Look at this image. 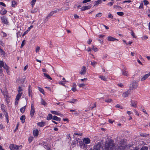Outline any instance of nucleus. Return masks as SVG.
Here are the masks:
<instances>
[{
    "label": "nucleus",
    "mask_w": 150,
    "mask_h": 150,
    "mask_svg": "<svg viewBox=\"0 0 150 150\" xmlns=\"http://www.w3.org/2000/svg\"><path fill=\"white\" fill-rule=\"evenodd\" d=\"M115 146L112 141H109L108 143L105 144V146L101 147L100 144L94 146L93 150H114Z\"/></svg>",
    "instance_id": "f257e3e1"
},
{
    "label": "nucleus",
    "mask_w": 150,
    "mask_h": 150,
    "mask_svg": "<svg viewBox=\"0 0 150 150\" xmlns=\"http://www.w3.org/2000/svg\"><path fill=\"white\" fill-rule=\"evenodd\" d=\"M90 143V139L88 138H84L83 139V141L79 142V145L81 148L85 149L87 148V145L86 144H88Z\"/></svg>",
    "instance_id": "f03ea898"
},
{
    "label": "nucleus",
    "mask_w": 150,
    "mask_h": 150,
    "mask_svg": "<svg viewBox=\"0 0 150 150\" xmlns=\"http://www.w3.org/2000/svg\"><path fill=\"white\" fill-rule=\"evenodd\" d=\"M138 86V82L136 81H134L132 83V84H131L130 88L131 90L135 89Z\"/></svg>",
    "instance_id": "7ed1b4c3"
},
{
    "label": "nucleus",
    "mask_w": 150,
    "mask_h": 150,
    "mask_svg": "<svg viewBox=\"0 0 150 150\" xmlns=\"http://www.w3.org/2000/svg\"><path fill=\"white\" fill-rule=\"evenodd\" d=\"M35 112V109L34 107V105L33 103H32L31 106V110L30 111V116L31 117H32L34 115V114Z\"/></svg>",
    "instance_id": "20e7f679"
},
{
    "label": "nucleus",
    "mask_w": 150,
    "mask_h": 150,
    "mask_svg": "<svg viewBox=\"0 0 150 150\" xmlns=\"http://www.w3.org/2000/svg\"><path fill=\"white\" fill-rule=\"evenodd\" d=\"M137 102L134 100H131L130 101V105L131 107L134 108H137Z\"/></svg>",
    "instance_id": "39448f33"
},
{
    "label": "nucleus",
    "mask_w": 150,
    "mask_h": 150,
    "mask_svg": "<svg viewBox=\"0 0 150 150\" xmlns=\"http://www.w3.org/2000/svg\"><path fill=\"white\" fill-rule=\"evenodd\" d=\"M1 19L2 22L4 24H7L8 23V22L6 17L4 16L1 17Z\"/></svg>",
    "instance_id": "423d86ee"
},
{
    "label": "nucleus",
    "mask_w": 150,
    "mask_h": 150,
    "mask_svg": "<svg viewBox=\"0 0 150 150\" xmlns=\"http://www.w3.org/2000/svg\"><path fill=\"white\" fill-rule=\"evenodd\" d=\"M122 75L125 76H128L129 75L128 71H127V69L124 68L122 70Z\"/></svg>",
    "instance_id": "0eeeda50"
},
{
    "label": "nucleus",
    "mask_w": 150,
    "mask_h": 150,
    "mask_svg": "<svg viewBox=\"0 0 150 150\" xmlns=\"http://www.w3.org/2000/svg\"><path fill=\"white\" fill-rule=\"evenodd\" d=\"M86 71V68L85 66H83L79 73L81 75H84Z\"/></svg>",
    "instance_id": "6e6552de"
},
{
    "label": "nucleus",
    "mask_w": 150,
    "mask_h": 150,
    "mask_svg": "<svg viewBox=\"0 0 150 150\" xmlns=\"http://www.w3.org/2000/svg\"><path fill=\"white\" fill-rule=\"evenodd\" d=\"M59 11L60 10L59 9H58L57 10L54 11H51L47 16L46 17V18H48L49 17H50L51 16H52L54 14L56 13L58 11Z\"/></svg>",
    "instance_id": "1a4fd4ad"
},
{
    "label": "nucleus",
    "mask_w": 150,
    "mask_h": 150,
    "mask_svg": "<svg viewBox=\"0 0 150 150\" xmlns=\"http://www.w3.org/2000/svg\"><path fill=\"white\" fill-rule=\"evenodd\" d=\"M81 141L79 138L76 139L73 141L71 143V145L74 146H76L77 144H78V143H79V142Z\"/></svg>",
    "instance_id": "9d476101"
},
{
    "label": "nucleus",
    "mask_w": 150,
    "mask_h": 150,
    "mask_svg": "<svg viewBox=\"0 0 150 150\" xmlns=\"http://www.w3.org/2000/svg\"><path fill=\"white\" fill-rule=\"evenodd\" d=\"M130 92V90H128L127 91L125 92L124 93L122 94V96L124 98H126V97H128V95L129 94Z\"/></svg>",
    "instance_id": "9b49d317"
},
{
    "label": "nucleus",
    "mask_w": 150,
    "mask_h": 150,
    "mask_svg": "<svg viewBox=\"0 0 150 150\" xmlns=\"http://www.w3.org/2000/svg\"><path fill=\"white\" fill-rule=\"evenodd\" d=\"M91 6L90 5L83 6L80 8L81 11H83L89 9L91 8Z\"/></svg>",
    "instance_id": "f8f14e48"
},
{
    "label": "nucleus",
    "mask_w": 150,
    "mask_h": 150,
    "mask_svg": "<svg viewBox=\"0 0 150 150\" xmlns=\"http://www.w3.org/2000/svg\"><path fill=\"white\" fill-rule=\"evenodd\" d=\"M32 88L31 86L30 85H29L28 89V94L29 96H31L32 97Z\"/></svg>",
    "instance_id": "ddd939ff"
},
{
    "label": "nucleus",
    "mask_w": 150,
    "mask_h": 150,
    "mask_svg": "<svg viewBox=\"0 0 150 150\" xmlns=\"http://www.w3.org/2000/svg\"><path fill=\"white\" fill-rule=\"evenodd\" d=\"M150 76V72L149 73L145 74L144 76H143L141 79V81H144L149 76Z\"/></svg>",
    "instance_id": "4468645a"
},
{
    "label": "nucleus",
    "mask_w": 150,
    "mask_h": 150,
    "mask_svg": "<svg viewBox=\"0 0 150 150\" xmlns=\"http://www.w3.org/2000/svg\"><path fill=\"white\" fill-rule=\"evenodd\" d=\"M108 40L109 41H113L115 40H117V39L111 36H109L108 38Z\"/></svg>",
    "instance_id": "2eb2a0df"
},
{
    "label": "nucleus",
    "mask_w": 150,
    "mask_h": 150,
    "mask_svg": "<svg viewBox=\"0 0 150 150\" xmlns=\"http://www.w3.org/2000/svg\"><path fill=\"white\" fill-rule=\"evenodd\" d=\"M33 134L34 136H37L38 135V131L37 129H35L33 131Z\"/></svg>",
    "instance_id": "dca6fc26"
},
{
    "label": "nucleus",
    "mask_w": 150,
    "mask_h": 150,
    "mask_svg": "<svg viewBox=\"0 0 150 150\" xmlns=\"http://www.w3.org/2000/svg\"><path fill=\"white\" fill-rule=\"evenodd\" d=\"M102 3V0H98L97 1H96L94 2L95 4L94 6H97Z\"/></svg>",
    "instance_id": "f3484780"
},
{
    "label": "nucleus",
    "mask_w": 150,
    "mask_h": 150,
    "mask_svg": "<svg viewBox=\"0 0 150 150\" xmlns=\"http://www.w3.org/2000/svg\"><path fill=\"white\" fill-rule=\"evenodd\" d=\"M45 122H40L37 123L38 125L40 127H42L44 126Z\"/></svg>",
    "instance_id": "a211bd4d"
},
{
    "label": "nucleus",
    "mask_w": 150,
    "mask_h": 150,
    "mask_svg": "<svg viewBox=\"0 0 150 150\" xmlns=\"http://www.w3.org/2000/svg\"><path fill=\"white\" fill-rule=\"evenodd\" d=\"M52 119L57 121H60L61 119L60 118L56 116H54L53 117Z\"/></svg>",
    "instance_id": "6ab92c4d"
},
{
    "label": "nucleus",
    "mask_w": 150,
    "mask_h": 150,
    "mask_svg": "<svg viewBox=\"0 0 150 150\" xmlns=\"http://www.w3.org/2000/svg\"><path fill=\"white\" fill-rule=\"evenodd\" d=\"M1 109L4 112H6V110L5 109V106L3 104H2L1 105Z\"/></svg>",
    "instance_id": "aec40b11"
},
{
    "label": "nucleus",
    "mask_w": 150,
    "mask_h": 150,
    "mask_svg": "<svg viewBox=\"0 0 150 150\" xmlns=\"http://www.w3.org/2000/svg\"><path fill=\"white\" fill-rule=\"evenodd\" d=\"M1 93L3 94L4 96H6V97L8 96V94L6 90L5 91H3L2 89H1Z\"/></svg>",
    "instance_id": "412c9836"
},
{
    "label": "nucleus",
    "mask_w": 150,
    "mask_h": 150,
    "mask_svg": "<svg viewBox=\"0 0 150 150\" xmlns=\"http://www.w3.org/2000/svg\"><path fill=\"white\" fill-rule=\"evenodd\" d=\"M7 13V11L4 9H2L0 11V13L1 15H4Z\"/></svg>",
    "instance_id": "4be33fe9"
},
{
    "label": "nucleus",
    "mask_w": 150,
    "mask_h": 150,
    "mask_svg": "<svg viewBox=\"0 0 150 150\" xmlns=\"http://www.w3.org/2000/svg\"><path fill=\"white\" fill-rule=\"evenodd\" d=\"M53 117L52 115L50 114H49L47 116V120H50L52 119Z\"/></svg>",
    "instance_id": "5701e85b"
},
{
    "label": "nucleus",
    "mask_w": 150,
    "mask_h": 150,
    "mask_svg": "<svg viewBox=\"0 0 150 150\" xmlns=\"http://www.w3.org/2000/svg\"><path fill=\"white\" fill-rule=\"evenodd\" d=\"M76 85L75 83H74L72 86V87L71 88V90L75 92L77 90L76 89Z\"/></svg>",
    "instance_id": "b1692460"
},
{
    "label": "nucleus",
    "mask_w": 150,
    "mask_h": 150,
    "mask_svg": "<svg viewBox=\"0 0 150 150\" xmlns=\"http://www.w3.org/2000/svg\"><path fill=\"white\" fill-rule=\"evenodd\" d=\"M25 116L24 115H23L20 117V120H21L22 123H24L25 122Z\"/></svg>",
    "instance_id": "393cba45"
},
{
    "label": "nucleus",
    "mask_w": 150,
    "mask_h": 150,
    "mask_svg": "<svg viewBox=\"0 0 150 150\" xmlns=\"http://www.w3.org/2000/svg\"><path fill=\"white\" fill-rule=\"evenodd\" d=\"M51 112L52 114L56 115H62L61 114H60L57 111H55L52 110L51 111Z\"/></svg>",
    "instance_id": "a878e982"
},
{
    "label": "nucleus",
    "mask_w": 150,
    "mask_h": 150,
    "mask_svg": "<svg viewBox=\"0 0 150 150\" xmlns=\"http://www.w3.org/2000/svg\"><path fill=\"white\" fill-rule=\"evenodd\" d=\"M38 88L40 92L42 93L44 95L45 94V92H44V89L39 87H38Z\"/></svg>",
    "instance_id": "bb28decb"
},
{
    "label": "nucleus",
    "mask_w": 150,
    "mask_h": 150,
    "mask_svg": "<svg viewBox=\"0 0 150 150\" xmlns=\"http://www.w3.org/2000/svg\"><path fill=\"white\" fill-rule=\"evenodd\" d=\"M99 78L101 80L104 81H106V78L105 77V76H99Z\"/></svg>",
    "instance_id": "cd10ccee"
},
{
    "label": "nucleus",
    "mask_w": 150,
    "mask_h": 150,
    "mask_svg": "<svg viewBox=\"0 0 150 150\" xmlns=\"http://www.w3.org/2000/svg\"><path fill=\"white\" fill-rule=\"evenodd\" d=\"M25 106H23V107H22L21 109H20V111L21 112L23 113H24L25 112Z\"/></svg>",
    "instance_id": "c85d7f7f"
},
{
    "label": "nucleus",
    "mask_w": 150,
    "mask_h": 150,
    "mask_svg": "<svg viewBox=\"0 0 150 150\" xmlns=\"http://www.w3.org/2000/svg\"><path fill=\"white\" fill-rule=\"evenodd\" d=\"M97 63V62L95 61H94L93 62L91 61V65L94 67H95V65Z\"/></svg>",
    "instance_id": "c756f323"
},
{
    "label": "nucleus",
    "mask_w": 150,
    "mask_h": 150,
    "mask_svg": "<svg viewBox=\"0 0 150 150\" xmlns=\"http://www.w3.org/2000/svg\"><path fill=\"white\" fill-rule=\"evenodd\" d=\"M22 95V94L21 93H18L16 96V99L17 100H19V99L21 98Z\"/></svg>",
    "instance_id": "7c9ffc66"
},
{
    "label": "nucleus",
    "mask_w": 150,
    "mask_h": 150,
    "mask_svg": "<svg viewBox=\"0 0 150 150\" xmlns=\"http://www.w3.org/2000/svg\"><path fill=\"white\" fill-rule=\"evenodd\" d=\"M43 74L44 75V76L46 77L47 79L50 80L52 79V78L47 74L44 73Z\"/></svg>",
    "instance_id": "2f4dec72"
},
{
    "label": "nucleus",
    "mask_w": 150,
    "mask_h": 150,
    "mask_svg": "<svg viewBox=\"0 0 150 150\" xmlns=\"http://www.w3.org/2000/svg\"><path fill=\"white\" fill-rule=\"evenodd\" d=\"M77 101V100L76 99H74L68 101V102L71 103H74Z\"/></svg>",
    "instance_id": "473e14b6"
},
{
    "label": "nucleus",
    "mask_w": 150,
    "mask_h": 150,
    "mask_svg": "<svg viewBox=\"0 0 150 150\" xmlns=\"http://www.w3.org/2000/svg\"><path fill=\"white\" fill-rule=\"evenodd\" d=\"M105 101L107 103H110V102H112L113 101L112 99L110 98H108L105 100Z\"/></svg>",
    "instance_id": "72a5a7b5"
},
{
    "label": "nucleus",
    "mask_w": 150,
    "mask_h": 150,
    "mask_svg": "<svg viewBox=\"0 0 150 150\" xmlns=\"http://www.w3.org/2000/svg\"><path fill=\"white\" fill-rule=\"evenodd\" d=\"M5 64L3 61H0V68H2L4 65Z\"/></svg>",
    "instance_id": "f704fd0d"
},
{
    "label": "nucleus",
    "mask_w": 150,
    "mask_h": 150,
    "mask_svg": "<svg viewBox=\"0 0 150 150\" xmlns=\"http://www.w3.org/2000/svg\"><path fill=\"white\" fill-rule=\"evenodd\" d=\"M41 104L44 105H46L47 104V103L45 102V101L42 99L41 100Z\"/></svg>",
    "instance_id": "c9c22d12"
},
{
    "label": "nucleus",
    "mask_w": 150,
    "mask_h": 150,
    "mask_svg": "<svg viewBox=\"0 0 150 150\" xmlns=\"http://www.w3.org/2000/svg\"><path fill=\"white\" fill-rule=\"evenodd\" d=\"M10 149L12 150H14L15 149V146L14 144H11L10 146Z\"/></svg>",
    "instance_id": "e433bc0d"
},
{
    "label": "nucleus",
    "mask_w": 150,
    "mask_h": 150,
    "mask_svg": "<svg viewBox=\"0 0 150 150\" xmlns=\"http://www.w3.org/2000/svg\"><path fill=\"white\" fill-rule=\"evenodd\" d=\"M36 1V0H32L31 1V2L30 4L32 5V7H33L35 5V3Z\"/></svg>",
    "instance_id": "4c0bfd02"
},
{
    "label": "nucleus",
    "mask_w": 150,
    "mask_h": 150,
    "mask_svg": "<svg viewBox=\"0 0 150 150\" xmlns=\"http://www.w3.org/2000/svg\"><path fill=\"white\" fill-rule=\"evenodd\" d=\"M22 90L23 89L20 86L19 87L18 89V93H21L22 94Z\"/></svg>",
    "instance_id": "58836bf2"
},
{
    "label": "nucleus",
    "mask_w": 150,
    "mask_h": 150,
    "mask_svg": "<svg viewBox=\"0 0 150 150\" xmlns=\"http://www.w3.org/2000/svg\"><path fill=\"white\" fill-rule=\"evenodd\" d=\"M4 114L5 115V117L6 118L7 120H8V113H7V112H4Z\"/></svg>",
    "instance_id": "ea45409f"
},
{
    "label": "nucleus",
    "mask_w": 150,
    "mask_h": 150,
    "mask_svg": "<svg viewBox=\"0 0 150 150\" xmlns=\"http://www.w3.org/2000/svg\"><path fill=\"white\" fill-rule=\"evenodd\" d=\"M149 134H146L143 133H141L140 134V135L141 136L143 137H146L148 136Z\"/></svg>",
    "instance_id": "a19ab883"
},
{
    "label": "nucleus",
    "mask_w": 150,
    "mask_h": 150,
    "mask_svg": "<svg viewBox=\"0 0 150 150\" xmlns=\"http://www.w3.org/2000/svg\"><path fill=\"white\" fill-rule=\"evenodd\" d=\"M3 67H4V69H5L6 70H7L8 69H9L8 67L5 63V64Z\"/></svg>",
    "instance_id": "79ce46f5"
},
{
    "label": "nucleus",
    "mask_w": 150,
    "mask_h": 150,
    "mask_svg": "<svg viewBox=\"0 0 150 150\" xmlns=\"http://www.w3.org/2000/svg\"><path fill=\"white\" fill-rule=\"evenodd\" d=\"M92 49L95 52H97L98 50V49L96 47H95L94 45H92Z\"/></svg>",
    "instance_id": "37998d69"
},
{
    "label": "nucleus",
    "mask_w": 150,
    "mask_h": 150,
    "mask_svg": "<svg viewBox=\"0 0 150 150\" xmlns=\"http://www.w3.org/2000/svg\"><path fill=\"white\" fill-rule=\"evenodd\" d=\"M102 16V13H97L96 15V17H100L101 16Z\"/></svg>",
    "instance_id": "c03bdc74"
},
{
    "label": "nucleus",
    "mask_w": 150,
    "mask_h": 150,
    "mask_svg": "<svg viewBox=\"0 0 150 150\" xmlns=\"http://www.w3.org/2000/svg\"><path fill=\"white\" fill-rule=\"evenodd\" d=\"M38 11V9L37 8H35L33 10H32L31 11V12L32 13H35L36 12Z\"/></svg>",
    "instance_id": "a18cd8bd"
},
{
    "label": "nucleus",
    "mask_w": 150,
    "mask_h": 150,
    "mask_svg": "<svg viewBox=\"0 0 150 150\" xmlns=\"http://www.w3.org/2000/svg\"><path fill=\"white\" fill-rule=\"evenodd\" d=\"M117 13L118 15L120 16H122L124 15L123 12H117Z\"/></svg>",
    "instance_id": "49530a36"
},
{
    "label": "nucleus",
    "mask_w": 150,
    "mask_h": 150,
    "mask_svg": "<svg viewBox=\"0 0 150 150\" xmlns=\"http://www.w3.org/2000/svg\"><path fill=\"white\" fill-rule=\"evenodd\" d=\"M15 149H21L22 148V146L21 145L20 146H17L16 145H15Z\"/></svg>",
    "instance_id": "de8ad7c7"
},
{
    "label": "nucleus",
    "mask_w": 150,
    "mask_h": 150,
    "mask_svg": "<svg viewBox=\"0 0 150 150\" xmlns=\"http://www.w3.org/2000/svg\"><path fill=\"white\" fill-rule=\"evenodd\" d=\"M148 149V147L147 146H144L142 147L140 150H147Z\"/></svg>",
    "instance_id": "09e8293b"
},
{
    "label": "nucleus",
    "mask_w": 150,
    "mask_h": 150,
    "mask_svg": "<svg viewBox=\"0 0 150 150\" xmlns=\"http://www.w3.org/2000/svg\"><path fill=\"white\" fill-rule=\"evenodd\" d=\"M85 86V84L84 83L79 84L78 86L79 87L83 88Z\"/></svg>",
    "instance_id": "8fccbe9b"
},
{
    "label": "nucleus",
    "mask_w": 150,
    "mask_h": 150,
    "mask_svg": "<svg viewBox=\"0 0 150 150\" xmlns=\"http://www.w3.org/2000/svg\"><path fill=\"white\" fill-rule=\"evenodd\" d=\"M16 4V2L14 1H12V5H11L12 6L14 7L15 6Z\"/></svg>",
    "instance_id": "3c124183"
},
{
    "label": "nucleus",
    "mask_w": 150,
    "mask_h": 150,
    "mask_svg": "<svg viewBox=\"0 0 150 150\" xmlns=\"http://www.w3.org/2000/svg\"><path fill=\"white\" fill-rule=\"evenodd\" d=\"M108 18L111 19H113V17L111 13H109L108 15Z\"/></svg>",
    "instance_id": "603ef678"
},
{
    "label": "nucleus",
    "mask_w": 150,
    "mask_h": 150,
    "mask_svg": "<svg viewBox=\"0 0 150 150\" xmlns=\"http://www.w3.org/2000/svg\"><path fill=\"white\" fill-rule=\"evenodd\" d=\"M33 137H29L28 139V141L29 143H30L33 140Z\"/></svg>",
    "instance_id": "864d4df0"
},
{
    "label": "nucleus",
    "mask_w": 150,
    "mask_h": 150,
    "mask_svg": "<svg viewBox=\"0 0 150 150\" xmlns=\"http://www.w3.org/2000/svg\"><path fill=\"white\" fill-rule=\"evenodd\" d=\"M25 40H23L22 42V43H21V48H22L23 46H24V44H25Z\"/></svg>",
    "instance_id": "5fc2aeb1"
},
{
    "label": "nucleus",
    "mask_w": 150,
    "mask_h": 150,
    "mask_svg": "<svg viewBox=\"0 0 150 150\" xmlns=\"http://www.w3.org/2000/svg\"><path fill=\"white\" fill-rule=\"evenodd\" d=\"M143 3H141L140 6L139 7V8H143Z\"/></svg>",
    "instance_id": "6e6d98bb"
},
{
    "label": "nucleus",
    "mask_w": 150,
    "mask_h": 150,
    "mask_svg": "<svg viewBox=\"0 0 150 150\" xmlns=\"http://www.w3.org/2000/svg\"><path fill=\"white\" fill-rule=\"evenodd\" d=\"M74 134L76 135H78L81 136L82 135V133H78L77 132H76V133H74Z\"/></svg>",
    "instance_id": "4d7b16f0"
},
{
    "label": "nucleus",
    "mask_w": 150,
    "mask_h": 150,
    "mask_svg": "<svg viewBox=\"0 0 150 150\" xmlns=\"http://www.w3.org/2000/svg\"><path fill=\"white\" fill-rule=\"evenodd\" d=\"M131 34L133 36V38H135V34L134 33V32L132 30H131Z\"/></svg>",
    "instance_id": "13d9d810"
},
{
    "label": "nucleus",
    "mask_w": 150,
    "mask_h": 150,
    "mask_svg": "<svg viewBox=\"0 0 150 150\" xmlns=\"http://www.w3.org/2000/svg\"><path fill=\"white\" fill-rule=\"evenodd\" d=\"M108 55L107 54H104L103 57V59H105L107 58Z\"/></svg>",
    "instance_id": "bf43d9fd"
},
{
    "label": "nucleus",
    "mask_w": 150,
    "mask_h": 150,
    "mask_svg": "<svg viewBox=\"0 0 150 150\" xmlns=\"http://www.w3.org/2000/svg\"><path fill=\"white\" fill-rule=\"evenodd\" d=\"M148 38V37L147 36H144L142 38V40H146Z\"/></svg>",
    "instance_id": "052dcab7"
},
{
    "label": "nucleus",
    "mask_w": 150,
    "mask_h": 150,
    "mask_svg": "<svg viewBox=\"0 0 150 150\" xmlns=\"http://www.w3.org/2000/svg\"><path fill=\"white\" fill-rule=\"evenodd\" d=\"M91 0H84L83 1L82 3L83 4L86 3L87 2L90 1Z\"/></svg>",
    "instance_id": "680f3d73"
},
{
    "label": "nucleus",
    "mask_w": 150,
    "mask_h": 150,
    "mask_svg": "<svg viewBox=\"0 0 150 150\" xmlns=\"http://www.w3.org/2000/svg\"><path fill=\"white\" fill-rule=\"evenodd\" d=\"M40 49V47H37L36 50H35V51L36 52H37L38 51H39Z\"/></svg>",
    "instance_id": "e2e57ef3"
},
{
    "label": "nucleus",
    "mask_w": 150,
    "mask_h": 150,
    "mask_svg": "<svg viewBox=\"0 0 150 150\" xmlns=\"http://www.w3.org/2000/svg\"><path fill=\"white\" fill-rule=\"evenodd\" d=\"M113 2H110L109 3H108L107 4L109 6H111L113 5Z\"/></svg>",
    "instance_id": "0e129e2a"
},
{
    "label": "nucleus",
    "mask_w": 150,
    "mask_h": 150,
    "mask_svg": "<svg viewBox=\"0 0 150 150\" xmlns=\"http://www.w3.org/2000/svg\"><path fill=\"white\" fill-rule=\"evenodd\" d=\"M134 111L136 115H137L138 116H139V114L136 110H134Z\"/></svg>",
    "instance_id": "69168bd1"
},
{
    "label": "nucleus",
    "mask_w": 150,
    "mask_h": 150,
    "mask_svg": "<svg viewBox=\"0 0 150 150\" xmlns=\"http://www.w3.org/2000/svg\"><path fill=\"white\" fill-rule=\"evenodd\" d=\"M0 5H2L4 7H6V4L3 2H0Z\"/></svg>",
    "instance_id": "338daca9"
},
{
    "label": "nucleus",
    "mask_w": 150,
    "mask_h": 150,
    "mask_svg": "<svg viewBox=\"0 0 150 150\" xmlns=\"http://www.w3.org/2000/svg\"><path fill=\"white\" fill-rule=\"evenodd\" d=\"M59 84L62 85L64 86H65V85H64V83H63V81H60L59 82Z\"/></svg>",
    "instance_id": "774afa93"
}]
</instances>
